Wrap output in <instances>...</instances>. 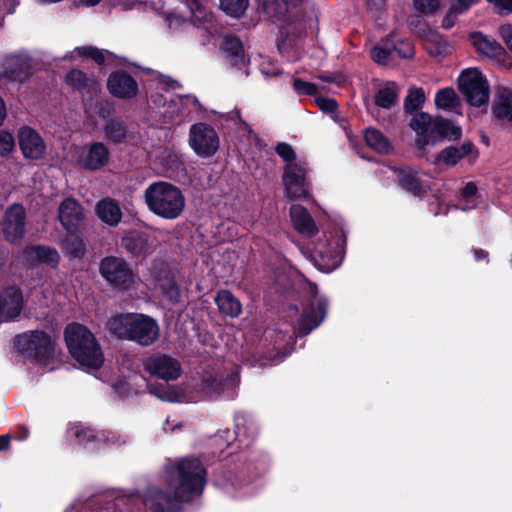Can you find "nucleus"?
Returning <instances> with one entry per match:
<instances>
[{"instance_id":"obj_26","label":"nucleus","mask_w":512,"mask_h":512,"mask_svg":"<svg viewBox=\"0 0 512 512\" xmlns=\"http://www.w3.org/2000/svg\"><path fill=\"white\" fill-rule=\"evenodd\" d=\"M429 127L438 141H457L462 137V128L455 125L452 120L443 117L430 116Z\"/></svg>"},{"instance_id":"obj_43","label":"nucleus","mask_w":512,"mask_h":512,"mask_svg":"<svg viewBox=\"0 0 512 512\" xmlns=\"http://www.w3.org/2000/svg\"><path fill=\"white\" fill-rule=\"evenodd\" d=\"M249 0H220V8L226 15L240 18L246 11Z\"/></svg>"},{"instance_id":"obj_56","label":"nucleus","mask_w":512,"mask_h":512,"mask_svg":"<svg viewBox=\"0 0 512 512\" xmlns=\"http://www.w3.org/2000/svg\"><path fill=\"white\" fill-rule=\"evenodd\" d=\"M74 435L80 444H87L96 439L94 431L90 428H78Z\"/></svg>"},{"instance_id":"obj_63","label":"nucleus","mask_w":512,"mask_h":512,"mask_svg":"<svg viewBox=\"0 0 512 512\" xmlns=\"http://www.w3.org/2000/svg\"><path fill=\"white\" fill-rule=\"evenodd\" d=\"M458 14L452 12V6L450 7L449 12L442 20V27L445 29H450L455 24V18Z\"/></svg>"},{"instance_id":"obj_4","label":"nucleus","mask_w":512,"mask_h":512,"mask_svg":"<svg viewBox=\"0 0 512 512\" xmlns=\"http://www.w3.org/2000/svg\"><path fill=\"white\" fill-rule=\"evenodd\" d=\"M167 480L177 495L189 502L192 496L202 493L206 469L198 458L185 457L167 470Z\"/></svg>"},{"instance_id":"obj_13","label":"nucleus","mask_w":512,"mask_h":512,"mask_svg":"<svg viewBox=\"0 0 512 512\" xmlns=\"http://www.w3.org/2000/svg\"><path fill=\"white\" fill-rule=\"evenodd\" d=\"M328 301L325 297H314L303 306L302 313L298 319V334L307 336L317 328L326 318Z\"/></svg>"},{"instance_id":"obj_32","label":"nucleus","mask_w":512,"mask_h":512,"mask_svg":"<svg viewBox=\"0 0 512 512\" xmlns=\"http://www.w3.org/2000/svg\"><path fill=\"white\" fill-rule=\"evenodd\" d=\"M215 303L219 312L226 317L237 318L242 313L240 300L230 290H219L215 296Z\"/></svg>"},{"instance_id":"obj_64","label":"nucleus","mask_w":512,"mask_h":512,"mask_svg":"<svg viewBox=\"0 0 512 512\" xmlns=\"http://www.w3.org/2000/svg\"><path fill=\"white\" fill-rule=\"evenodd\" d=\"M318 79L326 83H339L341 74L339 73H324L318 75Z\"/></svg>"},{"instance_id":"obj_47","label":"nucleus","mask_w":512,"mask_h":512,"mask_svg":"<svg viewBox=\"0 0 512 512\" xmlns=\"http://www.w3.org/2000/svg\"><path fill=\"white\" fill-rule=\"evenodd\" d=\"M414 8L423 15L434 14L440 7L439 0H413Z\"/></svg>"},{"instance_id":"obj_44","label":"nucleus","mask_w":512,"mask_h":512,"mask_svg":"<svg viewBox=\"0 0 512 512\" xmlns=\"http://www.w3.org/2000/svg\"><path fill=\"white\" fill-rule=\"evenodd\" d=\"M65 82L74 90L81 92L88 87L89 77L80 69H71L65 76Z\"/></svg>"},{"instance_id":"obj_55","label":"nucleus","mask_w":512,"mask_h":512,"mask_svg":"<svg viewBox=\"0 0 512 512\" xmlns=\"http://www.w3.org/2000/svg\"><path fill=\"white\" fill-rule=\"evenodd\" d=\"M172 275H174V273L167 263L163 262L159 266H156L154 268V279L156 285H158L164 280H168V278L171 277Z\"/></svg>"},{"instance_id":"obj_45","label":"nucleus","mask_w":512,"mask_h":512,"mask_svg":"<svg viewBox=\"0 0 512 512\" xmlns=\"http://www.w3.org/2000/svg\"><path fill=\"white\" fill-rule=\"evenodd\" d=\"M293 89L299 96H316L318 87L312 82H307L301 78H293Z\"/></svg>"},{"instance_id":"obj_25","label":"nucleus","mask_w":512,"mask_h":512,"mask_svg":"<svg viewBox=\"0 0 512 512\" xmlns=\"http://www.w3.org/2000/svg\"><path fill=\"white\" fill-rule=\"evenodd\" d=\"M430 123V115L425 112L417 113L410 120V127L417 133V137L415 139V146L421 152L426 150L428 145H435L437 143V139L429 127Z\"/></svg>"},{"instance_id":"obj_21","label":"nucleus","mask_w":512,"mask_h":512,"mask_svg":"<svg viewBox=\"0 0 512 512\" xmlns=\"http://www.w3.org/2000/svg\"><path fill=\"white\" fill-rule=\"evenodd\" d=\"M184 502L186 501L178 496L175 490L173 493H168L155 489L146 499V504L151 512H182Z\"/></svg>"},{"instance_id":"obj_7","label":"nucleus","mask_w":512,"mask_h":512,"mask_svg":"<svg viewBox=\"0 0 512 512\" xmlns=\"http://www.w3.org/2000/svg\"><path fill=\"white\" fill-rule=\"evenodd\" d=\"M346 240L344 237H327L318 239L310 251L314 266L321 272L330 273L341 265L345 253Z\"/></svg>"},{"instance_id":"obj_36","label":"nucleus","mask_w":512,"mask_h":512,"mask_svg":"<svg viewBox=\"0 0 512 512\" xmlns=\"http://www.w3.org/2000/svg\"><path fill=\"white\" fill-rule=\"evenodd\" d=\"M221 49L227 54L232 64L244 63V47L241 39L236 35H226Z\"/></svg>"},{"instance_id":"obj_60","label":"nucleus","mask_w":512,"mask_h":512,"mask_svg":"<svg viewBox=\"0 0 512 512\" xmlns=\"http://www.w3.org/2000/svg\"><path fill=\"white\" fill-rule=\"evenodd\" d=\"M506 14L512 13V0H487Z\"/></svg>"},{"instance_id":"obj_61","label":"nucleus","mask_w":512,"mask_h":512,"mask_svg":"<svg viewBox=\"0 0 512 512\" xmlns=\"http://www.w3.org/2000/svg\"><path fill=\"white\" fill-rule=\"evenodd\" d=\"M17 5V0H0V10L4 11L6 14L14 13Z\"/></svg>"},{"instance_id":"obj_16","label":"nucleus","mask_w":512,"mask_h":512,"mask_svg":"<svg viewBox=\"0 0 512 512\" xmlns=\"http://www.w3.org/2000/svg\"><path fill=\"white\" fill-rule=\"evenodd\" d=\"M396 183L405 192L417 198H423L427 195L430 186L422 180L419 172L409 165H402L392 168Z\"/></svg>"},{"instance_id":"obj_22","label":"nucleus","mask_w":512,"mask_h":512,"mask_svg":"<svg viewBox=\"0 0 512 512\" xmlns=\"http://www.w3.org/2000/svg\"><path fill=\"white\" fill-rule=\"evenodd\" d=\"M24 256L31 265L44 264L52 270H56L60 264L61 256L54 247L37 244L27 246Z\"/></svg>"},{"instance_id":"obj_50","label":"nucleus","mask_w":512,"mask_h":512,"mask_svg":"<svg viewBox=\"0 0 512 512\" xmlns=\"http://www.w3.org/2000/svg\"><path fill=\"white\" fill-rule=\"evenodd\" d=\"M392 48L375 46L371 49V58L380 65H385L391 59Z\"/></svg>"},{"instance_id":"obj_1","label":"nucleus","mask_w":512,"mask_h":512,"mask_svg":"<svg viewBox=\"0 0 512 512\" xmlns=\"http://www.w3.org/2000/svg\"><path fill=\"white\" fill-rule=\"evenodd\" d=\"M64 341L70 356L82 367L98 370L104 354L95 335L83 324L69 323L64 329Z\"/></svg>"},{"instance_id":"obj_28","label":"nucleus","mask_w":512,"mask_h":512,"mask_svg":"<svg viewBox=\"0 0 512 512\" xmlns=\"http://www.w3.org/2000/svg\"><path fill=\"white\" fill-rule=\"evenodd\" d=\"M290 217L293 227L300 234L310 237L318 232L315 221L305 207L292 205L290 207Z\"/></svg>"},{"instance_id":"obj_34","label":"nucleus","mask_w":512,"mask_h":512,"mask_svg":"<svg viewBox=\"0 0 512 512\" xmlns=\"http://www.w3.org/2000/svg\"><path fill=\"white\" fill-rule=\"evenodd\" d=\"M232 383V378L217 374H207L201 379V389L210 398L218 397Z\"/></svg>"},{"instance_id":"obj_29","label":"nucleus","mask_w":512,"mask_h":512,"mask_svg":"<svg viewBox=\"0 0 512 512\" xmlns=\"http://www.w3.org/2000/svg\"><path fill=\"white\" fill-rule=\"evenodd\" d=\"M103 131L105 134V139L108 143L121 145L128 141V124L120 117H112L107 119L103 126Z\"/></svg>"},{"instance_id":"obj_15","label":"nucleus","mask_w":512,"mask_h":512,"mask_svg":"<svg viewBox=\"0 0 512 512\" xmlns=\"http://www.w3.org/2000/svg\"><path fill=\"white\" fill-rule=\"evenodd\" d=\"M145 370L151 375L165 381L176 380L182 373L178 359L167 354H155L144 362Z\"/></svg>"},{"instance_id":"obj_11","label":"nucleus","mask_w":512,"mask_h":512,"mask_svg":"<svg viewBox=\"0 0 512 512\" xmlns=\"http://www.w3.org/2000/svg\"><path fill=\"white\" fill-rule=\"evenodd\" d=\"M120 247L132 258L145 260L154 250L151 234L142 229H129L120 238Z\"/></svg>"},{"instance_id":"obj_30","label":"nucleus","mask_w":512,"mask_h":512,"mask_svg":"<svg viewBox=\"0 0 512 512\" xmlns=\"http://www.w3.org/2000/svg\"><path fill=\"white\" fill-rule=\"evenodd\" d=\"M3 76L22 83L30 76V64L19 56H11L4 62Z\"/></svg>"},{"instance_id":"obj_8","label":"nucleus","mask_w":512,"mask_h":512,"mask_svg":"<svg viewBox=\"0 0 512 512\" xmlns=\"http://www.w3.org/2000/svg\"><path fill=\"white\" fill-rule=\"evenodd\" d=\"M458 89L471 106L481 107L489 101L488 81L477 68H469L461 72L458 78Z\"/></svg>"},{"instance_id":"obj_19","label":"nucleus","mask_w":512,"mask_h":512,"mask_svg":"<svg viewBox=\"0 0 512 512\" xmlns=\"http://www.w3.org/2000/svg\"><path fill=\"white\" fill-rule=\"evenodd\" d=\"M57 218L66 232L82 229L85 220L84 208L75 198L66 197L58 207Z\"/></svg>"},{"instance_id":"obj_39","label":"nucleus","mask_w":512,"mask_h":512,"mask_svg":"<svg viewBox=\"0 0 512 512\" xmlns=\"http://www.w3.org/2000/svg\"><path fill=\"white\" fill-rule=\"evenodd\" d=\"M435 105L441 109L453 110L459 107L461 103L453 88H443L435 95Z\"/></svg>"},{"instance_id":"obj_31","label":"nucleus","mask_w":512,"mask_h":512,"mask_svg":"<svg viewBox=\"0 0 512 512\" xmlns=\"http://www.w3.org/2000/svg\"><path fill=\"white\" fill-rule=\"evenodd\" d=\"M491 110L498 122L512 125V91L504 89L498 93L492 103Z\"/></svg>"},{"instance_id":"obj_49","label":"nucleus","mask_w":512,"mask_h":512,"mask_svg":"<svg viewBox=\"0 0 512 512\" xmlns=\"http://www.w3.org/2000/svg\"><path fill=\"white\" fill-rule=\"evenodd\" d=\"M458 154L461 155V159H464L465 157H469V162L474 163L478 156L479 151L475 144L470 141H464L460 146H457Z\"/></svg>"},{"instance_id":"obj_24","label":"nucleus","mask_w":512,"mask_h":512,"mask_svg":"<svg viewBox=\"0 0 512 512\" xmlns=\"http://www.w3.org/2000/svg\"><path fill=\"white\" fill-rule=\"evenodd\" d=\"M18 140L24 157L41 159L45 153V143L42 137L32 128L24 126L19 130Z\"/></svg>"},{"instance_id":"obj_18","label":"nucleus","mask_w":512,"mask_h":512,"mask_svg":"<svg viewBox=\"0 0 512 512\" xmlns=\"http://www.w3.org/2000/svg\"><path fill=\"white\" fill-rule=\"evenodd\" d=\"M110 161V150L106 144L94 141L88 144L78 156L77 163L80 168L87 171L103 169Z\"/></svg>"},{"instance_id":"obj_54","label":"nucleus","mask_w":512,"mask_h":512,"mask_svg":"<svg viewBox=\"0 0 512 512\" xmlns=\"http://www.w3.org/2000/svg\"><path fill=\"white\" fill-rule=\"evenodd\" d=\"M164 161L167 169L173 173H179L185 169L183 161L176 154H168Z\"/></svg>"},{"instance_id":"obj_62","label":"nucleus","mask_w":512,"mask_h":512,"mask_svg":"<svg viewBox=\"0 0 512 512\" xmlns=\"http://www.w3.org/2000/svg\"><path fill=\"white\" fill-rule=\"evenodd\" d=\"M29 429L25 426H18L12 436L13 439L18 441H24L29 437Z\"/></svg>"},{"instance_id":"obj_27","label":"nucleus","mask_w":512,"mask_h":512,"mask_svg":"<svg viewBox=\"0 0 512 512\" xmlns=\"http://www.w3.org/2000/svg\"><path fill=\"white\" fill-rule=\"evenodd\" d=\"M97 217L110 227H116L122 219L119 203L110 197L98 201L95 207Z\"/></svg>"},{"instance_id":"obj_2","label":"nucleus","mask_w":512,"mask_h":512,"mask_svg":"<svg viewBox=\"0 0 512 512\" xmlns=\"http://www.w3.org/2000/svg\"><path fill=\"white\" fill-rule=\"evenodd\" d=\"M109 331L118 339L133 341L141 346H150L159 338L157 321L144 314H118L109 319Z\"/></svg>"},{"instance_id":"obj_57","label":"nucleus","mask_w":512,"mask_h":512,"mask_svg":"<svg viewBox=\"0 0 512 512\" xmlns=\"http://www.w3.org/2000/svg\"><path fill=\"white\" fill-rule=\"evenodd\" d=\"M499 34L506 44L507 48L512 51V25L505 24L499 27Z\"/></svg>"},{"instance_id":"obj_12","label":"nucleus","mask_w":512,"mask_h":512,"mask_svg":"<svg viewBox=\"0 0 512 512\" xmlns=\"http://www.w3.org/2000/svg\"><path fill=\"white\" fill-rule=\"evenodd\" d=\"M3 238L11 244H20L26 231V211L22 204L7 208L1 222Z\"/></svg>"},{"instance_id":"obj_41","label":"nucleus","mask_w":512,"mask_h":512,"mask_svg":"<svg viewBox=\"0 0 512 512\" xmlns=\"http://www.w3.org/2000/svg\"><path fill=\"white\" fill-rule=\"evenodd\" d=\"M74 52L81 57L94 61L97 65L101 66L106 61V54L111 56L110 51L101 50L95 46L87 45L80 46L74 49Z\"/></svg>"},{"instance_id":"obj_9","label":"nucleus","mask_w":512,"mask_h":512,"mask_svg":"<svg viewBox=\"0 0 512 512\" xmlns=\"http://www.w3.org/2000/svg\"><path fill=\"white\" fill-rule=\"evenodd\" d=\"M307 171V163L304 161L285 165L282 181L285 188V196L289 200H306L310 197L309 183L306 178Z\"/></svg>"},{"instance_id":"obj_38","label":"nucleus","mask_w":512,"mask_h":512,"mask_svg":"<svg viewBox=\"0 0 512 512\" xmlns=\"http://www.w3.org/2000/svg\"><path fill=\"white\" fill-rule=\"evenodd\" d=\"M426 97L423 88L412 87L404 99V112L410 115H416L425 103Z\"/></svg>"},{"instance_id":"obj_37","label":"nucleus","mask_w":512,"mask_h":512,"mask_svg":"<svg viewBox=\"0 0 512 512\" xmlns=\"http://www.w3.org/2000/svg\"><path fill=\"white\" fill-rule=\"evenodd\" d=\"M364 140L368 147L381 154H388L391 150L389 140L376 128L369 127L365 130Z\"/></svg>"},{"instance_id":"obj_17","label":"nucleus","mask_w":512,"mask_h":512,"mask_svg":"<svg viewBox=\"0 0 512 512\" xmlns=\"http://www.w3.org/2000/svg\"><path fill=\"white\" fill-rule=\"evenodd\" d=\"M106 86L109 93L118 99L130 100L135 98L139 92L137 80L122 69L109 74Z\"/></svg>"},{"instance_id":"obj_35","label":"nucleus","mask_w":512,"mask_h":512,"mask_svg":"<svg viewBox=\"0 0 512 512\" xmlns=\"http://www.w3.org/2000/svg\"><path fill=\"white\" fill-rule=\"evenodd\" d=\"M399 87L393 82H386L384 87L380 88L374 95V103L382 109H391L398 100Z\"/></svg>"},{"instance_id":"obj_33","label":"nucleus","mask_w":512,"mask_h":512,"mask_svg":"<svg viewBox=\"0 0 512 512\" xmlns=\"http://www.w3.org/2000/svg\"><path fill=\"white\" fill-rule=\"evenodd\" d=\"M304 0H264L263 12L275 20H284L290 8L298 7Z\"/></svg>"},{"instance_id":"obj_51","label":"nucleus","mask_w":512,"mask_h":512,"mask_svg":"<svg viewBox=\"0 0 512 512\" xmlns=\"http://www.w3.org/2000/svg\"><path fill=\"white\" fill-rule=\"evenodd\" d=\"M246 419L243 415H237L235 417V430L233 432L234 437L233 441H237L239 443L243 442V437H248V429L245 426Z\"/></svg>"},{"instance_id":"obj_14","label":"nucleus","mask_w":512,"mask_h":512,"mask_svg":"<svg viewBox=\"0 0 512 512\" xmlns=\"http://www.w3.org/2000/svg\"><path fill=\"white\" fill-rule=\"evenodd\" d=\"M469 40L476 52L481 56L496 59L506 67H510L512 65V59L503 46L495 39L485 35L483 32H471L469 34Z\"/></svg>"},{"instance_id":"obj_3","label":"nucleus","mask_w":512,"mask_h":512,"mask_svg":"<svg viewBox=\"0 0 512 512\" xmlns=\"http://www.w3.org/2000/svg\"><path fill=\"white\" fill-rule=\"evenodd\" d=\"M144 200L150 212L165 220L179 218L185 209V197L181 189L163 180L147 186Z\"/></svg>"},{"instance_id":"obj_52","label":"nucleus","mask_w":512,"mask_h":512,"mask_svg":"<svg viewBox=\"0 0 512 512\" xmlns=\"http://www.w3.org/2000/svg\"><path fill=\"white\" fill-rule=\"evenodd\" d=\"M14 137L13 135L5 130L0 131V156H6L14 148Z\"/></svg>"},{"instance_id":"obj_59","label":"nucleus","mask_w":512,"mask_h":512,"mask_svg":"<svg viewBox=\"0 0 512 512\" xmlns=\"http://www.w3.org/2000/svg\"><path fill=\"white\" fill-rule=\"evenodd\" d=\"M475 2H477V0H457V4L452 5V12L462 14Z\"/></svg>"},{"instance_id":"obj_42","label":"nucleus","mask_w":512,"mask_h":512,"mask_svg":"<svg viewBox=\"0 0 512 512\" xmlns=\"http://www.w3.org/2000/svg\"><path fill=\"white\" fill-rule=\"evenodd\" d=\"M458 153L457 146L445 147L435 155L431 163L434 165L445 164L450 167L456 166L462 160Z\"/></svg>"},{"instance_id":"obj_23","label":"nucleus","mask_w":512,"mask_h":512,"mask_svg":"<svg viewBox=\"0 0 512 512\" xmlns=\"http://www.w3.org/2000/svg\"><path fill=\"white\" fill-rule=\"evenodd\" d=\"M88 241L82 229H76L60 239L59 246L64 255L70 260H82L87 253Z\"/></svg>"},{"instance_id":"obj_20","label":"nucleus","mask_w":512,"mask_h":512,"mask_svg":"<svg viewBox=\"0 0 512 512\" xmlns=\"http://www.w3.org/2000/svg\"><path fill=\"white\" fill-rule=\"evenodd\" d=\"M23 310V293L17 286H8L0 291V318L5 321L16 319Z\"/></svg>"},{"instance_id":"obj_58","label":"nucleus","mask_w":512,"mask_h":512,"mask_svg":"<svg viewBox=\"0 0 512 512\" xmlns=\"http://www.w3.org/2000/svg\"><path fill=\"white\" fill-rule=\"evenodd\" d=\"M477 190V185L474 182H467L461 189V196L464 199H470L476 195Z\"/></svg>"},{"instance_id":"obj_5","label":"nucleus","mask_w":512,"mask_h":512,"mask_svg":"<svg viewBox=\"0 0 512 512\" xmlns=\"http://www.w3.org/2000/svg\"><path fill=\"white\" fill-rule=\"evenodd\" d=\"M13 340L19 353L33 358L39 364H46L55 358L56 341L45 331L24 332L17 334Z\"/></svg>"},{"instance_id":"obj_10","label":"nucleus","mask_w":512,"mask_h":512,"mask_svg":"<svg viewBox=\"0 0 512 512\" xmlns=\"http://www.w3.org/2000/svg\"><path fill=\"white\" fill-rule=\"evenodd\" d=\"M189 145L199 157H212L220 146L218 133L208 123L192 124L189 129Z\"/></svg>"},{"instance_id":"obj_40","label":"nucleus","mask_w":512,"mask_h":512,"mask_svg":"<svg viewBox=\"0 0 512 512\" xmlns=\"http://www.w3.org/2000/svg\"><path fill=\"white\" fill-rule=\"evenodd\" d=\"M158 288L160 289L163 297L172 304H178L181 301V290L178 285L175 275H172L168 280H164L159 283Z\"/></svg>"},{"instance_id":"obj_46","label":"nucleus","mask_w":512,"mask_h":512,"mask_svg":"<svg viewBox=\"0 0 512 512\" xmlns=\"http://www.w3.org/2000/svg\"><path fill=\"white\" fill-rule=\"evenodd\" d=\"M392 51H396L399 57L410 59L414 57V45L409 39H400L392 45Z\"/></svg>"},{"instance_id":"obj_48","label":"nucleus","mask_w":512,"mask_h":512,"mask_svg":"<svg viewBox=\"0 0 512 512\" xmlns=\"http://www.w3.org/2000/svg\"><path fill=\"white\" fill-rule=\"evenodd\" d=\"M276 154L283 159L286 164L296 163V152L293 147L286 142H279L275 146Z\"/></svg>"},{"instance_id":"obj_6","label":"nucleus","mask_w":512,"mask_h":512,"mask_svg":"<svg viewBox=\"0 0 512 512\" xmlns=\"http://www.w3.org/2000/svg\"><path fill=\"white\" fill-rule=\"evenodd\" d=\"M99 274L112 290L127 292L135 283L137 273L126 259L120 256L107 255L99 262Z\"/></svg>"},{"instance_id":"obj_53","label":"nucleus","mask_w":512,"mask_h":512,"mask_svg":"<svg viewBox=\"0 0 512 512\" xmlns=\"http://www.w3.org/2000/svg\"><path fill=\"white\" fill-rule=\"evenodd\" d=\"M317 107L325 113H334L338 109V103L333 98L318 96L315 98Z\"/></svg>"}]
</instances>
